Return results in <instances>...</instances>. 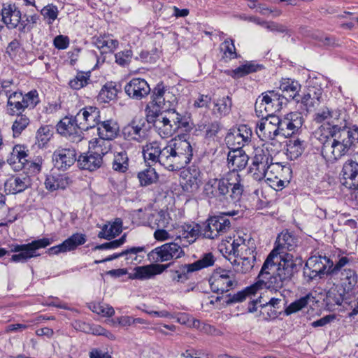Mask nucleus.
Here are the masks:
<instances>
[{"instance_id": "cd10ccee", "label": "nucleus", "mask_w": 358, "mask_h": 358, "mask_svg": "<svg viewBox=\"0 0 358 358\" xmlns=\"http://www.w3.org/2000/svg\"><path fill=\"white\" fill-rule=\"evenodd\" d=\"M249 160V157L242 149L233 148L227 155L228 166L231 169L230 172H236L238 173L245 168Z\"/></svg>"}, {"instance_id": "7c9ffc66", "label": "nucleus", "mask_w": 358, "mask_h": 358, "mask_svg": "<svg viewBox=\"0 0 358 358\" xmlns=\"http://www.w3.org/2000/svg\"><path fill=\"white\" fill-rule=\"evenodd\" d=\"M77 162L80 169L94 171L102 166L103 158L97 152L91 151L79 156Z\"/></svg>"}, {"instance_id": "dca6fc26", "label": "nucleus", "mask_w": 358, "mask_h": 358, "mask_svg": "<svg viewBox=\"0 0 358 358\" xmlns=\"http://www.w3.org/2000/svg\"><path fill=\"white\" fill-rule=\"evenodd\" d=\"M230 274L231 272L226 270L215 271L209 279L211 290L213 292L224 293L236 285L237 282L234 275Z\"/></svg>"}, {"instance_id": "864d4df0", "label": "nucleus", "mask_w": 358, "mask_h": 358, "mask_svg": "<svg viewBox=\"0 0 358 358\" xmlns=\"http://www.w3.org/2000/svg\"><path fill=\"white\" fill-rule=\"evenodd\" d=\"M117 90L112 83L106 84L98 95V99L103 103H108L117 96Z\"/></svg>"}, {"instance_id": "c85d7f7f", "label": "nucleus", "mask_w": 358, "mask_h": 358, "mask_svg": "<svg viewBox=\"0 0 358 358\" xmlns=\"http://www.w3.org/2000/svg\"><path fill=\"white\" fill-rule=\"evenodd\" d=\"M1 15L2 21L9 29L16 28L22 19L21 12L15 4L4 3Z\"/></svg>"}, {"instance_id": "680f3d73", "label": "nucleus", "mask_w": 358, "mask_h": 358, "mask_svg": "<svg viewBox=\"0 0 358 358\" xmlns=\"http://www.w3.org/2000/svg\"><path fill=\"white\" fill-rule=\"evenodd\" d=\"M90 308L94 313L105 317H111L115 314L114 308L106 303H91Z\"/></svg>"}, {"instance_id": "f03ea898", "label": "nucleus", "mask_w": 358, "mask_h": 358, "mask_svg": "<svg viewBox=\"0 0 358 358\" xmlns=\"http://www.w3.org/2000/svg\"><path fill=\"white\" fill-rule=\"evenodd\" d=\"M152 96V101L159 110L147 108L148 121L153 123L156 131L162 138H169L185 126L182 116L171 108L176 103V98L163 83L157 85Z\"/></svg>"}, {"instance_id": "1a4fd4ad", "label": "nucleus", "mask_w": 358, "mask_h": 358, "mask_svg": "<svg viewBox=\"0 0 358 358\" xmlns=\"http://www.w3.org/2000/svg\"><path fill=\"white\" fill-rule=\"evenodd\" d=\"M272 162L273 157L267 149L257 148L250 167V172L252 174L253 178L257 181L264 179Z\"/></svg>"}, {"instance_id": "58836bf2", "label": "nucleus", "mask_w": 358, "mask_h": 358, "mask_svg": "<svg viewBox=\"0 0 358 358\" xmlns=\"http://www.w3.org/2000/svg\"><path fill=\"white\" fill-rule=\"evenodd\" d=\"M232 100L229 96L214 100L212 113L216 117L222 118L227 116L231 111Z\"/></svg>"}, {"instance_id": "bf43d9fd", "label": "nucleus", "mask_w": 358, "mask_h": 358, "mask_svg": "<svg viewBox=\"0 0 358 358\" xmlns=\"http://www.w3.org/2000/svg\"><path fill=\"white\" fill-rule=\"evenodd\" d=\"M303 152L302 142L299 140H290L287 145V153L291 159L299 157Z\"/></svg>"}, {"instance_id": "603ef678", "label": "nucleus", "mask_w": 358, "mask_h": 358, "mask_svg": "<svg viewBox=\"0 0 358 358\" xmlns=\"http://www.w3.org/2000/svg\"><path fill=\"white\" fill-rule=\"evenodd\" d=\"M12 125V130L15 137L18 136L28 127L30 123L29 118L26 114H17Z\"/></svg>"}, {"instance_id": "49530a36", "label": "nucleus", "mask_w": 358, "mask_h": 358, "mask_svg": "<svg viewBox=\"0 0 358 358\" xmlns=\"http://www.w3.org/2000/svg\"><path fill=\"white\" fill-rule=\"evenodd\" d=\"M112 168L114 171L124 173L129 168V158L126 151L122 150L114 154L112 163Z\"/></svg>"}, {"instance_id": "6ab92c4d", "label": "nucleus", "mask_w": 358, "mask_h": 358, "mask_svg": "<svg viewBox=\"0 0 358 358\" xmlns=\"http://www.w3.org/2000/svg\"><path fill=\"white\" fill-rule=\"evenodd\" d=\"M76 121L78 122L83 131L94 128L100 122V111L96 107H85L76 114Z\"/></svg>"}, {"instance_id": "ddd939ff", "label": "nucleus", "mask_w": 358, "mask_h": 358, "mask_svg": "<svg viewBox=\"0 0 358 358\" xmlns=\"http://www.w3.org/2000/svg\"><path fill=\"white\" fill-rule=\"evenodd\" d=\"M146 122L150 123L142 116H135L132 120L122 129V135L125 139L143 142L147 136Z\"/></svg>"}, {"instance_id": "2f4dec72", "label": "nucleus", "mask_w": 358, "mask_h": 358, "mask_svg": "<svg viewBox=\"0 0 358 358\" xmlns=\"http://www.w3.org/2000/svg\"><path fill=\"white\" fill-rule=\"evenodd\" d=\"M174 232L176 240L182 241V243L187 242V246L194 241L196 236L199 234V229L196 226L183 224L176 227Z\"/></svg>"}, {"instance_id": "a211bd4d", "label": "nucleus", "mask_w": 358, "mask_h": 358, "mask_svg": "<svg viewBox=\"0 0 358 358\" xmlns=\"http://www.w3.org/2000/svg\"><path fill=\"white\" fill-rule=\"evenodd\" d=\"M202 182V173L196 166H192L181 173L180 185L187 192L194 193L198 191Z\"/></svg>"}, {"instance_id": "473e14b6", "label": "nucleus", "mask_w": 358, "mask_h": 358, "mask_svg": "<svg viewBox=\"0 0 358 358\" xmlns=\"http://www.w3.org/2000/svg\"><path fill=\"white\" fill-rule=\"evenodd\" d=\"M167 266L161 264H149L147 266H137L134 268L133 278L138 280L150 279L157 274L162 273Z\"/></svg>"}, {"instance_id": "72a5a7b5", "label": "nucleus", "mask_w": 358, "mask_h": 358, "mask_svg": "<svg viewBox=\"0 0 358 358\" xmlns=\"http://www.w3.org/2000/svg\"><path fill=\"white\" fill-rule=\"evenodd\" d=\"M306 265V267L310 268L323 275L324 273L329 274L333 262L325 256H312L307 260Z\"/></svg>"}, {"instance_id": "a18cd8bd", "label": "nucleus", "mask_w": 358, "mask_h": 358, "mask_svg": "<svg viewBox=\"0 0 358 358\" xmlns=\"http://www.w3.org/2000/svg\"><path fill=\"white\" fill-rule=\"evenodd\" d=\"M334 132V128L331 126L326 125L324 123L315 130L313 136L322 144V147H324L327 143L332 140Z\"/></svg>"}, {"instance_id": "f257e3e1", "label": "nucleus", "mask_w": 358, "mask_h": 358, "mask_svg": "<svg viewBox=\"0 0 358 358\" xmlns=\"http://www.w3.org/2000/svg\"><path fill=\"white\" fill-rule=\"evenodd\" d=\"M277 245L269 253L262 267L261 278L266 280L271 275L275 287H283L291 281L298 271L292 254L298 246V240L288 231L282 232L278 237Z\"/></svg>"}, {"instance_id": "0eeeda50", "label": "nucleus", "mask_w": 358, "mask_h": 358, "mask_svg": "<svg viewBox=\"0 0 358 358\" xmlns=\"http://www.w3.org/2000/svg\"><path fill=\"white\" fill-rule=\"evenodd\" d=\"M217 189L220 201L226 198L231 189L230 197L232 200H238L243 192V185L241 184V176L236 172H229L225 177L217 179Z\"/></svg>"}, {"instance_id": "c9c22d12", "label": "nucleus", "mask_w": 358, "mask_h": 358, "mask_svg": "<svg viewBox=\"0 0 358 358\" xmlns=\"http://www.w3.org/2000/svg\"><path fill=\"white\" fill-rule=\"evenodd\" d=\"M71 182L70 178L66 174L52 173L47 176L45 185L48 190L53 192L59 189H66Z\"/></svg>"}, {"instance_id": "37998d69", "label": "nucleus", "mask_w": 358, "mask_h": 358, "mask_svg": "<svg viewBox=\"0 0 358 358\" xmlns=\"http://www.w3.org/2000/svg\"><path fill=\"white\" fill-rule=\"evenodd\" d=\"M97 131L99 136L113 140L117 136L119 127L115 122L106 120L99 122Z\"/></svg>"}, {"instance_id": "20e7f679", "label": "nucleus", "mask_w": 358, "mask_h": 358, "mask_svg": "<svg viewBox=\"0 0 358 358\" xmlns=\"http://www.w3.org/2000/svg\"><path fill=\"white\" fill-rule=\"evenodd\" d=\"M40 102L36 90H31L23 94L21 92H13L8 97L6 112L9 115L22 114L26 108L33 109Z\"/></svg>"}, {"instance_id": "4d7b16f0", "label": "nucleus", "mask_w": 358, "mask_h": 358, "mask_svg": "<svg viewBox=\"0 0 358 358\" xmlns=\"http://www.w3.org/2000/svg\"><path fill=\"white\" fill-rule=\"evenodd\" d=\"M90 77V76L88 73H78L77 75L69 81V85L71 89L78 90L89 83Z\"/></svg>"}, {"instance_id": "a878e982", "label": "nucleus", "mask_w": 358, "mask_h": 358, "mask_svg": "<svg viewBox=\"0 0 358 358\" xmlns=\"http://www.w3.org/2000/svg\"><path fill=\"white\" fill-rule=\"evenodd\" d=\"M86 242V236L83 234L76 233L65 240L62 243L49 248L47 252L49 255H57L75 250L79 245Z\"/></svg>"}, {"instance_id": "de8ad7c7", "label": "nucleus", "mask_w": 358, "mask_h": 358, "mask_svg": "<svg viewBox=\"0 0 358 358\" xmlns=\"http://www.w3.org/2000/svg\"><path fill=\"white\" fill-rule=\"evenodd\" d=\"M145 253L143 247H132L123 251L124 256L129 264H138L144 258Z\"/></svg>"}, {"instance_id": "ea45409f", "label": "nucleus", "mask_w": 358, "mask_h": 358, "mask_svg": "<svg viewBox=\"0 0 358 358\" xmlns=\"http://www.w3.org/2000/svg\"><path fill=\"white\" fill-rule=\"evenodd\" d=\"M94 43L101 55L113 52L119 45L118 41L109 35L99 36L95 38Z\"/></svg>"}, {"instance_id": "052dcab7", "label": "nucleus", "mask_w": 358, "mask_h": 358, "mask_svg": "<svg viewBox=\"0 0 358 358\" xmlns=\"http://www.w3.org/2000/svg\"><path fill=\"white\" fill-rule=\"evenodd\" d=\"M198 128L200 131H205L207 138H212L220 130L221 125L217 121H214L208 124L201 122L198 124Z\"/></svg>"}, {"instance_id": "09e8293b", "label": "nucleus", "mask_w": 358, "mask_h": 358, "mask_svg": "<svg viewBox=\"0 0 358 358\" xmlns=\"http://www.w3.org/2000/svg\"><path fill=\"white\" fill-rule=\"evenodd\" d=\"M255 259L250 257V258L240 257L237 256L234 262V270L237 273H247L252 271L255 266Z\"/></svg>"}, {"instance_id": "5701e85b", "label": "nucleus", "mask_w": 358, "mask_h": 358, "mask_svg": "<svg viewBox=\"0 0 358 358\" xmlns=\"http://www.w3.org/2000/svg\"><path fill=\"white\" fill-rule=\"evenodd\" d=\"M31 185V179L29 175L22 173L10 177L5 182L6 191L9 194H17L24 192Z\"/></svg>"}, {"instance_id": "2eb2a0df", "label": "nucleus", "mask_w": 358, "mask_h": 358, "mask_svg": "<svg viewBox=\"0 0 358 358\" xmlns=\"http://www.w3.org/2000/svg\"><path fill=\"white\" fill-rule=\"evenodd\" d=\"M230 227V221L225 216H213L206 220L203 230V236L207 238L214 239L227 232Z\"/></svg>"}, {"instance_id": "4be33fe9", "label": "nucleus", "mask_w": 358, "mask_h": 358, "mask_svg": "<svg viewBox=\"0 0 358 358\" xmlns=\"http://www.w3.org/2000/svg\"><path fill=\"white\" fill-rule=\"evenodd\" d=\"M252 130L246 125H241L236 131L228 134L226 137L227 144L230 149L233 148L242 149L251 139Z\"/></svg>"}, {"instance_id": "13d9d810", "label": "nucleus", "mask_w": 358, "mask_h": 358, "mask_svg": "<svg viewBox=\"0 0 358 358\" xmlns=\"http://www.w3.org/2000/svg\"><path fill=\"white\" fill-rule=\"evenodd\" d=\"M41 14L47 20V23L50 25L57 18L59 10L57 6L49 3L41 10Z\"/></svg>"}, {"instance_id": "3c124183", "label": "nucleus", "mask_w": 358, "mask_h": 358, "mask_svg": "<svg viewBox=\"0 0 358 358\" xmlns=\"http://www.w3.org/2000/svg\"><path fill=\"white\" fill-rule=\"evenodd\" d=\"M138 178L142 186H148L157 182L158 175L155 169L150 166L148 168L138 173Z\"/></svg>"}, {"instance_id": "e433bc0d", "label": "nucleus", "mask_w": 358, "mask_h": 358, "mask_svg": "<svg viewBox=\"0 0 358 358\" xmlns=\"http://www.w3.org/2000/svg\"><path fill=\"white\" fill-rule=\"evenodd\" d=\"M340 113L337 110H333L327 107L319 110L315 115L313 120L317 123L326 122V125L331 126L338 125Z\"/></svg>"}, {"instance_id": "7ed1b4c3", "label": "nucleus", "mask_w": 358, "mask_h": 358, "mask_svg": "<svg viewBox=\"0 0 358 358\" xmlns=\"http://www.w3.org/2000/svg\"><path fill=\"white\" fill-rule=\"evenodd\" d=\"M193 150L190 143L181 138L170 140L164 147L160 165L171 171L185 167L192 160Z\"/></svg>"}, {"instance_id": "9d476101", "label": "nucleus", "mask_w": 358, "mask_h": 358, "mask_svg": "<svg viewBox=\"0 0 358 358\" xmlns=\"http://www.w3.org/2000/svg\"><path fill=\"white\" fill-rule=\"evenodd\" d=\"M187 247V242L182 243L175 238L173 242L165 243L152 250L157 262H166L179 259L185 255L183 248Z\"/></svg>"}, {"instance_id": "4468645a", "label": "nucleus", "mask_w": 358, "mask_h": 358, "mask_svg": "<svg viewBox=\"0 0 358 358\" xmlns=\"http://www.w3.org/2000/svg\"><path fill=\"white\" fill-rule=\"evenodd\" d=\"M278 116L266 115L257 124L256 133L262 141L273 140L280 136Z\"/></svg>"}, {"instance_id": "393cba45", "label": "nucleus", "mask_w": 358, "mask_h": 358, "mask_svg": "<svg viewBox=\"0 0 358 358\" xmlns=\"http://www.w3.org/2000/svg\"><path fill=\"white\" fill-rule=\"evenodd\" d=\"M55 166L59 169L66 170L76 161V152L73 148H59L52 156Z\"/></svg>"}, {"instance_id": "4c0bfd02", "label": "nucleus", "mask_w": 358, "mask_h": 358, "mask_svg": "<svg viewBox=\"0 0 358 358\" xmlns=\"http://www.w3.org/2000/svg\"><path fill=\"white\" fill-rule=\"evenodd\" d=\"M301 85L297 81L292 80L287 78L283 79L280 85V90L282 94L281 95H285L284 100L293 99L297 102H299V92L300 90Z\"/></svg>"}, {"instance_id": "b1692460", "label": "nucleus", "mask_w": 358, "mask_h": 358, "mask_svg": "<svg viewBox=\"0 0 358 358\" xmlns=\"http://www.w3.org/2000/svg\"><path fill=\"white\" fill-rule=\"evenodd\" d=\"M343 185L350 189L358 187V162L352 159L347 160L341 171Z\"/></svg>"}, {"instance_id": "0e129e2a", "label": "nucleus", "mask_w": 358, "mask_h": 358, "mask_svg": "<svg viewBox=\"0 0 358 358\" xmlns=\"http://www.w3.org/2000/svg\"><path fill=\"white\" fill-rule=\"evenodd\" d=\"M217 179H210L204 185L203 192L209 199L220 200L218 189H217Z\"/></svg>"}, {"instance_id": "39448f33", "label": "nucleus", "mask_w": 358, "mask_h": 358, "mask_svg": "<svg viewBox=\"0 0 358 358\" xmlns=\"http://www.w3.org/2000/svg\"><path fill=\"white\" fill-rule=\"evenodd\" d=\"M50 244L51 241L48 238L35 240L27 244H12L9 246L10 252L15 254L12 255L10 261L25 263L29 259L40 255L37 252L38 250L45 248Z\"/></svg>"}, {"instance_id": "e2e57ef3", "label": "nucleus", "mask_w": 358, "mask_h": 358, "mask_svg": "<svg viewBox=\"0 0 358 358\" xmlns=\"http://www.w3.org/2000/svg\"><path fill=\"white\" fill-rule=\"evenodd\" d=\"M222 51H223L224 57L231 59L237 57L234 42L232 39H226L220 45Z\"/></svg>"}, {"instance_id": "bb28decb", "label": "nucleus", "mask_w": 358, "mask_h": 358, "mask_svg": "<svg viewBox=\"0 0 358 358\" xmlns=\"http://www.w3.org/2000/svg\"><path fill=\"white\" fill-rule=\"evenodd\" d=\"M231 246V250L229 254L233 253L234 255L244 258H250V257H251L256 261L257 252L254 241L248 240V242L245 243V240L239 237L234 240Z\"/></svg>"}, {"instance_id": "6e6d98bb", "label": "nucleus", "mask_w": 358, "mask_h": 358, "mask_svg": "<svg viewBox=\"0 0 358 358\" xmlns=\"http://www.w3.org/2000/svg\"><path fill=\"white\" fill-rule=\"evenodd\" d=\"M215 262V258L212 253L208 252L199 259L198 261L189 264V268L192 271H198L203 268H206L213 266Z\"/></svg>"}, {"instance_id": "423d86ee", "label": "nucleus", "mask_w": 358, "mask_h": 358, "mask_svg": "<svg viewBox=\"0 0 358 358\" xmlns=\"http://www.w3.org/2000/svg\"><path fill=\"white\" fill-rule=\"evenodd\" d=\"M285 95L275 90L265 92L259 96L255 102V113L259 117L266 115H273V113L280 110L284 103Z\"/></svg>"}, {"instance_id": "338daca9", "label": "nucleus", "mask_w": 358, "mask_h": 358, "mask_svg": "<svg viewBox=\"0 0 358 358\" xmlns=\"http://www.w3.org/2000/svg\"><path fill=\"white\" fill-rule=\"evenodd\" d=\"M340 278L341 280H346L349 286H354L357 282V275L356 272L350 268H345L340 273Z\"/></svg>"}, {"instance_id": "9b49d317", "label": "nucleus", "mask_w": 358, "mask_h": 358, "mask_svg": "<svg viewBox=\"0 0 358 358\" xmlns=\"http://www.w3.org/2000/svg\"><path fill=\"white\" fill-rule=\"evenodd\" d=\"M57 132L73 143H78L83 138V129L76 121V116H66L57 124Z\"/></svg>"}, {"instance_id": "c03bdc74", "label": "nucleus", "mask_w": 358, "mask_h": 358, "mask_svg": "<svg viewBox=\"0 0 358 358\" xmlns=\"http://www.w3.org/2000/svg\"><path fill=\"white\" fill-rule=\"evenodd\" d=\"M110 139L99 136V138L91 140L89 143V146L93 152H97L103 158L110 150Z\"/></svg>"}, {"instance_id": "aec40b11", "label": "nucleus", "mask_w": 358, "mask_h": 358, "mask_svg": "<svg viewBox=\"0 0 358 358\" xmlns=\"http://www.w3.org/2000/svg\"><path fill=\"white\" fill-rule=\"evenodd\" d=\"M291 172L289 166L272 162L268 170H267L266 176L264 178L267 181L273 182V185H275L277 187H283L289 182L288 176Z\"/></svg>"}, {"instance_id": "69168bd1", "label": "nucleus", "mask_w": 358, "mask_h": 358, "mask_svg": "<svg viewBox=\"0 0 358 358\" xmlns=\"http://www.w3.org/2000/svg\"><path fill=\"white\" fill-rule=\"evenodd\" d=\"M313 38L320 43L322 45L334 47L338 45L334 37L317 31L313 34Z\"/></svg>"}, {"instance_id": "f3484780", "label": "nucleus", "mask_w": 358, "mask_h": 358, "mask_svg": "<svg viewBox=\"0 0 358 358\" xmlns=\"http://www.w3.org/2000/svg\"><path fill=\"white\" fill-rule=\"evenodd\" d=\"M334 132L333 133V138L342 146L349 150L354 148L358 143V130L353 129L346 127L345 124L343 126L334 125Z\"/></svg>"}, {"instance_id": "79ce46f5", "label": "nucleus", "mask_w": 358, "mask_h": 358, "mask_svg": "<svg viewBox=\"0 0 358 358\" xmlns=\"http://www.w3.org/2000/svg\"><path fill=\"white\" fill-rule=\"evenodd\" d=\"M27 157L24 148L20 145H17L13 148L7 161L15 169H21L28 162Z\"/></svg>"}, {"instance_id": "412c9836", "label": "nucleus", "mask_w": 358, "mask_h": 358, "mask_svg": "<svg viewBox=\"0 0 358 358\" xmlns=\"http://www.w3.org/2000/svg\"><path fill=\"white\" fill-rule=\"evenodd\" d=\"M124 92L131 99L141 100L150 93L147 81L142 78H133L124 86Z\"/></svg>"}, {"instance_id": "5fc2aeb1", "label": "nucleus", "mask_w": 358, "mask_h": 358, "mask_svg": "<svg viewBox=\"0 0 358 358\" xmlns=\"http://www.w3.org/2000/svg\"><path fill=\"white\" fill-rule=\"evenodd\" d=\"M149 220L150 223L153 224L152 227H156L157 228H165L169 224V215L163 210L152 214Z\"/></svg>"}, {"instance_id": "f8f14e48", "label": "nucleus", "mask_w": 358, "mask_h": 358, "mask_svg": "<svg viewBox=\"0 0 358 358\" xmlns=\"http://www.w3.org/2000/svg\"><path fill=\"white\" fill-rule=\"evenodd\" d=\"M278 121L280 135L284 137L296 134L304 122L303 115L298 112H292L281 117L278 116Z\"/></svg>"}, {"instance_id": "a19ab883", "label": "nucleus", "mask_w": 358, "mask_h": 358, "mask_svg": "<svg viewBox=\"0 0 358 358\" xmlns=\"http://www.w3.org/2000/svg\"><path fill=\"white\" fill-rule=\"evenodd\" d=\"M122 231V220L121 218H115V220L110 223L104 224L101 231L99 233L98 237L106 240H110L113 238L118 236Z\"/></svg>"}, {"instance_id": "c756f323", "label": "nucleus", "mask_w": 358, "mask_h": 358, "mask_svg": "<svg viewBox=\"0 0 358 358\" xmlns=\"http://www.w3.org/2000/svg\"><path fill=\"white\" fill-rule=\"evenodd\" d=\"M349 150L342 146L332 138L324 147H322L321 152L324 158L329 162H335L348 152Z\"/></svg>"}, {"instance_id": "6e6552de", "label": "nucleus", "mask_w": 358, "mask_h": 358, "mask_svg": "<svg viewBox=\"0 0 358 358\" xmlns=\"http://www.w3.org/2000/svg\"><path fill=\"white\" fill-rule=\"evenodd\" d=\"M262 270L260 271L257 280L251 286L248 287L244 290L238 292L234 294H229L227 295V299L226 303L227 304H231L235 303H240L243 301L248 295L255 294L259 290L262 289H271V290H278L282 287H275L273 283V278L271 275H268L266 276L268 278L267 280L261 278Z\"/></svg>"}, {"instance_id": "8fccbe9b", "label": "nucleus", "mask_w": 358, "mask_h": 358, "mask_svg": "<svg viewBox=\"0 0 358 358\" xmlns=\"http://www.w3.org/2000/svg\"><path fill=\"white\" fill-rule=\"evenodd\" d=\"M314 297L308 294L299 299L291 303L285 310V313L289 315L306 307L310 301H313Z\"/></svg>"}, {"instance_id": "f704fd0d", "label": "nucleus", "mask_w": 358, "mask_h": 358, "mask_svg": "<svg viewBox=\"0 0 358 358\" xmlns=\"http://www.w3.org/2000/svg\"><path fill=\"white\" fill-rule=\"evenodd\" d=\"M164 147L162 148L160 144L157 141H152L146 143L143 147V155L144 159L149 164L159 163Z\"/></svg>"}, {"instance_id": "774afa93", "label": "nucleus", "mask_w": 358, "mask_h": 358, "mask_svg": "<svg viewBox=\"0 0 358 358\" xmlns=\"http://www.w3.org/2000/svg\"><path fill=\"white\" fill-rule=\"evenodd\" d=\"M189 264L181 265L178 271H176L175 275L173 277V280L176 282H184L188 279V273L194 272L189 269Z\"/></svg>"}]
</instances>
